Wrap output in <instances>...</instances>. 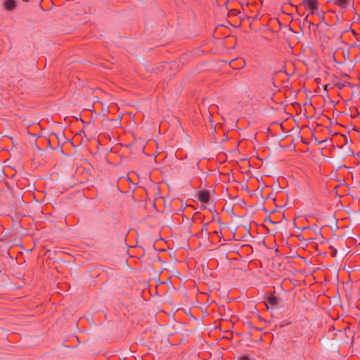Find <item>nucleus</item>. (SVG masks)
<instances>
[{"label":"nucleus","mask_w":360,"mask_h":360,"mask_svg":"<svg viewBox=\"0 0 360 360\" xmlns=\"http://www.w3.org/2000/svg\"><path fill=\"white\" fill-rule=\"evenodd\" d=\"M245 60H242V64H241V68H244V67H245Z\"/></svg>","instance_id":"8"},{"label":"nucleus","mask_w":360,"mask_h":360,"mask_svg":"<svg viewBox=\"0 0 360 360\" xmlns=\"http://www.w3.org/2000/svg\"><path fill=\"white\" fill-rule=\"evenodd\" d=\"M4 8L6 11H13L16 8V3L15 0H5L4 2Z\"/></svg>","instance_id":"4"},{"label":"nucleus","mask_w":360,"mask_h":360,"mask_svg":"<svg viewBox=\"0 0 360 360\" xmlns=\"http://www.w3.org/2000/svg\"><path fill=\"white\" fill-rule=\"evenodd\" d=\"M213 233H214V234H216V235H218V234L219 233V231H214V232H213Z\"/></svg>","instance_id":"9"},{"label":"nucleus","mask_w":360,"mask_h":360,"mask_svg":"<svg viewBox=\"0 0 360 360\" xmlns=\"http://www.w3.org/2000/svg\"><path fill=\"white\" fill-rule=\"evenodd\" d=\"M335 5L339 6L341 8H346L348 6L349 0H329Z\"/></svg>","instance_id":"5"},{"label":"nucleus","mask_w":360,"mask_h":360,"mask_svg":"<svg viewBox=\"0 0 360 360\" xmlns=\"http://www.w3.org/2000/svg\"><path fill=\"white\" fill-rule=\"evenodd\" d=\"M207 224H204L202 225V228L200 231V234L202 236L203 235L204 233H205L206 236L210 235V233L208 232L207 229Z\"/></svg>","instance_id":"6"},{"label":"nucleus","mask_w":360,"mask_h":360,"mask_svg":"<svg viewBox=\"0 0 360 360\" xmlns=\"http://www.w3.org/2000/svg\"><path fill=\"white\" fill-rule=\"evenodd\" d=\"M199 200L203 203H207L210 200V193L208 191H200L198 193Z\"/></svg>","instance_id":"3"},{"label":"nucleus","mask_w":360,"mask_h":360,"mask_svg":"<svg viewBox=\"0 0 360 360\" xmlns=\"http://www.w3.org/2000/svg\"><path fill=\"white\" fill-rule=\"evenodd\" d=\"M265 304L268 309H276L279 304V298L274 294H271L266 298Z\"/></svg>","instance_id":"2"},{"label":"nucleus","mask_w":360,"mask_h":360,"mask_svg":"<svg viewBox=\"0 0 360 360\" xmlns=\"http://www.w3.org/2000/svg\"><path fill=\"white\" fill-rule=\"evenodd\" d=\"M240 360H250V359L248 356H245L241 357Z\"/></svg>","instance_id":"7"},{"label":"nucleus","mask_w":360,"mask_h":360,"mask_svg":"<svg viewBox=\"0 0 360 360\" xmlns=\"http://www.w3.org/2000/svg\"><path fill=\"white\" fill-rule=\"evenodd\" d=\"M302 5L306 9L309 10L311 15H317L321 19H323V13L319 10L317 0H304Z\"/></svg>","instance_id":"1"},{"label":"nucleus","mask_w":360,"mask_h":360,"mask_svg":"<svg viewBox=\"0 0 360 360\" xmlns=\"http://www.w3.org/2000/svg\"><path fill=\"white\" fill-rule=\"evenodd\" d=\"M308 16H309V15H307L306 16V18H305L304 20L307 21Z\"/></svg>","instance_id":"10"}]
</instances>
